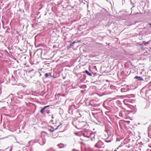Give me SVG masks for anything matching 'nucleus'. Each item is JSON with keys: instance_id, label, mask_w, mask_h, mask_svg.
<instances>
[{"instance_id": "nucleus-1", "label": "nucleus", "mask_w": 151, "mask_h": 151, "mask_svg": "<svg viewBox=\"0 0 151 151\" xmlns=\"http://www.w3.org/2000/svg\"><path fill=\"white\" fill-rule=\"evenodd\" d=\"M49 106H44V107L43 109H42L40 111L41 113H43L45 110V109H46L47 107H49Z\"/></svg>"}, {"instance_id": "nucleus-2", "label": "nucleus", "mask_w": 151, "mask_h": 151, "mask_svg": "<svg viewBox=\"0 0 151 151\" xmlns=\"http://www.w3.org/2000/svg\"><path fill=\"white\" fill-rule=\"evenodd\" d=\"M138 78L139 80H143V78L141 77L136 76L134 77V79H137Z\"/></svg>"}, {"instance_id": "nucleus-3", "label": "nucleus", "mask_w": 151, "mask_h": 151, "mask_svg": "<svg viewBox=\"0 0 151 151\" xmlns=\"http://www.w3.org/2000/svg\"><path fill=\"white\" fill-rule=\"evenodd\" d=\"M85 72L89 76H92V74L91 73H90L87 70H86L85 71Z\"/></svg>"}, {"instance_id": "nucleus-4", "label": "nucleus", "mask_w": 151, "mask_h": 151, "mask_svg": "<svg viewBox=\"0 0 151 151\" xmlns=\"http://www.w3.org/2000/svg\"><path fill=\"white\" fill-rule=\"evenodd\" d=\"M144 43L145 45H146V44H148L149 43L148 42H144Z\"/></svg>"}, {"instance_id": "nucleus-5", "label": "nucleus", "mask_w": 151, "mask_h": 151, "mask_svg": "<svg viewBox=\"0 0 151 151\" xmlns=\"http://www.w3.org/2000/svg\"><path fill=\"white\" fill-rule=\"evenodd\" d=\"M45 76L47 78L48 77V75L47 73H46L45 74Z\"/></svg>"}, {"instance_id": "nucleus-6", "label": "nucleus", "mask_w": 151, "mask_h": 151, "mask_svg": "<svg viewBox=\"0 0 151 151\" xmlns=\"http://www.w3.org/2000/svg\"><path fill=\"white\" fill-rule=\"evenodd\" d=\"M57 128H56L55 130H54V129L53 130H51V129H50V130L52 132H53L55 130L57 129H58V127Z\"/></svg>"}, {"instance_id": "nucleus-7", "label": "nucleus", "mask_w": 151, "mask_h": 151, "mask_svg": "<svg viewBox=\"0 0 151 151\" xmlns=\"http://www.w3.org/2000/svg\"><path fill=\"white\" fill-rule=\"evenodd\" d=\"M75 43V41H74V42H72V44L71 45H73Z\"/></svg>"}, {"instance_id": "nucleus-8", "label": "nucleus", "mask_w": 151, "mask_h": 151, "mask_svg": "<svg viewBox=\"0 0 151 151\" xmlns=\"http://www.w3.org/2000/svg\"><path fill=\"white\" fill-rule=\"evenodd\" d=\"M149 24V25H150V26H151V24Z\"/></svg>"}]
</instances>
